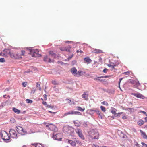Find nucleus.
Segmentation results:
<instances>
[{
    "label": "nucleus",
    "mask_w": 147,
    "mask_h": 147,
    "mask_svg": "<svg viewBox=\"0 0 147 147\" xmlns=\"http://www.w3.org/2000/svg\"><path fill=\"white\" fill-rule=\"evenodd\" d=\"M60 49L61 51H65V47H60Z\"/></svg>",
    "instance_id": "a18cd8bd"
},
{
    "label": "nucleus",
    "mask_w": 147,
    "mask_h": 147,
    "mask_svg": "<svg viewBox=\"0 0 147 147\" xmlns=\"http://www.w3.org/2000/svg\"><path fill=\"white\" fill-rule=\"evenodd\" d=\"M140 112L141 113H143L145 115H146L147 116V114L146 113V112L143 111H140Z\"/></svg>",
    "instance_id": "49530a36"
},
{
    "label": "nucleus",
    "mask_w": 147,
    "mask_h": 147,
    "mask_svg": "<svg viewBox=\"0 0 147 147\" xmlns=\"http://www.w3.org/2000/svg\"><path fill=\"white\" fill-rule=\"evenodd\" d=\"M39 90L40 91H41V87H39Z\"/></svg>",
    "instance_id": "0e129e2a"
},
{
    "label": "nucleus",
    "mask_w": 147,
    "mask_h": 147,
    "mask_svg": "<svg viewBox=\"0 0 147 147\" xmlns=\"http://www.w3.org/2000/svg\"><path fill=\"white\" fill-rule=\"evenodd\" d=\"M42 104L45 105H47L46 102H43Z\"/></svg>",
    "instance_id": "6e6d98bb"
},
{
    "label": "nucleus",
    "mask_w": 147,
    "mask_h": 147,
    "mask_svg": "<svg viewBox=\"0 0 147 147\" xmlns=\"http://www.w3.org/2000/svg\"><path fill=\"white\" fill-rule=\"evenodd\" d=\"M120 115L119 113H116L114 116L115 117H120Z\"/></svg>",
    "instance_id": "4c0bfd02"
},
{
    "label": "nucleus",
    "mask_w": 147,
    "mask_h": 147,
    "mask_svg": "<svg viewBox=\"0 0 147 147\" xmlns=\"http://www.w3.org/2000/svg\"><path fill=\"white\" fill-rule=\"evenodd\" d=\"M123 79V78H121L120 79V81H119V88L121 90H121V88H120V83L121 81V80H122V79Z\"/></svg>",
    "instance_id": "3c124183"
},
{
    "label": "nucleus",
    "mask_w": 147,
    "mask_h": 147,
    "mask_svg": "<svg viewBox=\"0 0 147 147\" xmlns=\"http://www.w3.org/2000/svg\"><path fill=\"white\" fill-rule=\"evenodd\" d=\"M69 115H74V111H70L68 112L65 113L63 115V116L64 117Z\"/></svg>",
    "instance_id": "b1692460"
},
{
    "label": "nucleus",
    "mask_w": 147,
    "mask_h": 147,
    "mask_svg": "<svg viewBox=\"0 0 147 147\" xmlns=\"http://www.w3.org/2000/svg\"><path fill=\"white\" fill-rule=\"evenodd\" d=\"M43 60L45 61L48 62H52L51 61L50 58L47 55L44 57Z\"/></svg>",
    "instance_id": "a211bd4d"
},
{
    "label": "nucleus",
    "mask_w": 147,
    "mask_h": 147,
    "mask_svg": "<svg viewBox=\"0 0 147 147\" xmlns=\"http://www.w3.org/2000/svg\"><path fill=\"white\" fill-rule=\"evenodd\" d=\"M47 128H48L50 130L52 131H56L57 129L56 128V126L54 125L50 124L49 125H47L46 126Z\"/></svg>",
    "instance_id": "423d86ee"
},
{
    "label": "nucleus",
    "mask_w": 147,
    "mask_h": 147,
    "mask_svg": "<svg viewBox=\"0 0 147 147\" xmlns=\"http://www.w3.org/2000/svg\"><path fill=\"white\" fill-rule=\"evenodd\" d=\"M35 147H45L43 145L40 143H37L35 145Z\"/></svg>",
    "instance_id": "2f4dec72"
},
{
    "label": "nucleus",
    "mask_w": 147,
    "mask_h": 147,
    "mask_svg": "<svg viewBox=\"0 0 147 147\" xmlns=\"http://www.w3.org/2000/svg\"><path fill=\"white\" fill-rule=\"evenodd\" d=\"M40 84L38 82H37L36 84V87H40Z\"/></svg>",
    "instance_id": "5fc2aeb1"
},
{
    "label": "nucleus",
    "mask_w": 147,
    "mask_h": 147,
    "mask_svg": "<svg viewBox=\"0 0 147 147\" xmlns=\"http://www.w3.org/2000/svg\"><path fill=\"white\" fill-rule=\"evenodd\" d=\"M25 53V51L24 50H22L21 51V55L19 54H16L15 55V57H17V58H15V59H19L22 58L21 56L24 55V54Z\"/></svg>",
    "instance_id": "9b49d317"
},
{
    "label": "nucleus",
    "mask_w": 147,
    "mask_h": 147,
    "mask_svg": "<svg viewBox=\"0 0 147 147\" xmlns=\"http://www.w3.org/2000/svg\"><path fill=\"white\" fill-rule=\"evenodd\" d=\"M1 135L2 138L4 140H9L10 137L9 134L6 131H2L1 132Z\"/></svg>",
    "instance_id": "f03ea898"
},
{
    "label": "nucleus",
    "mask_w": 147,
    "mask_h": 147,
    "mask_svg": "<svg viewBox=\"0 0 147 147\" xmlns=\"http://www.w3.org/2000/svg\"><path fill=\"white\" fill-rule=\"evenodd\" d=\"M65 142H67L68 143L70 144L73 146H74L76 145V143L75 142L72 140H69L68 139H66L65 140Z\"/></svg>",
    "instance_id": "f8f14e48"
},
{
    "label": "nucleus",
    "mask_w": 147,
    "mask_h": 147,
    "mask_svg": "<svg viewBox=\"0 0 147 147\" xmlns=\"http://www.w3.org/2000/svg\"><path fill=\"white\" fill-rule=\"evenodd\" d=\"M94 111L93 109H90L88 110V111L89 112V113H92V112H93Z\"/></svg>",
    "instance_id": "864d4df0"
},
{
    "label": "nucleus",
    "mask_w": 147,
    "mask_h": 147,
    "mask_svg": "<svg viewBox=\"0 0 147 147\" xmlns=\"http://www.w3.org/2000/svg\"><path fill=\"white\" fill-rule=\"evenodd\" d=\"M74 114L78 115H82L81 113L78 111H74Z\"/></svg>",
    "instance_id": "e433bc0d"
},
{
    "label": "nucleus",
    "mask_w": 147,
    "mask_h": 147,
    "mask_svg": "<svg viewBox=\"0 0 147 147\" xmlns=\"http://www.w3.org/2000/svg\"><path fill=\"white\" fill-rule=\"evenodd\" d=\"M11 137L13 138H17V134L16 131L13 129H11L9 131Z\"/></svg>",
    "instance_id": "0eeeda50"
},
{
    "label": "nucleus",
    "mask_w": 147,
    "mask_h": 147,
    "mask_svg": "<svg viewBox=\"0 0 147 147\" xmlns=\"http://www.w3.org/2000/svg\"><path fill=\"white\" fill-rule=\"evenodd\" d=\"M102 104L103 105H105L107 106L108 105V104L106 101H103L101 102Z\"/></svg>",
    "instance_id": "a19ab883"
},
{
    "label": "nucleus",
    "mask_w": 147,
    "mask_h": 147,
    "mask_svg": "<svg viewBox=\"0 0 147 147\" xmlns=\"http://www.w3.org/2000/svg\"><path fill=\"white\" fill-rule=\"evenodd\" d=\"M21 131L22 132L24 133L23 134H20L22 135H25V134H26V133H27L25 129H24L23 128H22V130Z\"/></svg>",
    "instance_id": "72a5a7b5"
},
{
    "label": "nucleus",
    "mask_w": 147,
    "mask_h": 147,
    "mask_svg": "<svg viewBox=\"0 0 147 147\" xmlns=\"http://www.w3.org/2000/svg\"><path fill=\"white\" fill-rule=\"evenodd\" d=\"M32 56L34 57H39L41 56L40 54H39V51L38 49H36L32 50L30 51Z\"/></svg>",
    "instance_id": "7ed1b4c3"
},
{
    "label": "nucleus",
    "mask_w": 147,
    "mask_h": 147,
    "mask_svg": "<svg viewBox=\"0 0 147 147\" xmlns=\"http://www.w3.org/2000/svg\"><path fill=\"white\" fill-rule=\"evenodd\" d=\"M84 59L85 62L88 63H90L92 61V60L88 57L85 58Z\"/></svg>",
    "instance_id": "aec40b11"
},
{
    "label": "nucleus",
    "mask_w": 147,
    "mask_h": 147,
    "mask_svg": "<svg viewBox=\"0 0 147 147\" xmlns=\"http://www.w3.org/2000/svg\"><path fill=\"white\" fill-rule=\"evenodd\" d=\"M77 109L78 110L82 111H84L85 109V108H82L80 107H77Z\"/></svg>",
    "instance_id": "7c9ffc66"
},
{
    "label": "nucleus",
    "mask_w": 147,
    "mask_h": 147,
    "mask_svg": "<svg viewBox=\"0 0 147 147\" xmlns=\"http://www.w3.org/2000/svg\"><path fill=\"white\" fill-rule=\"evenodd\" d=\"M145 127L147 128V125L145 126Z\"/></svg>",
    "instance_id": "774afa93"
},
{
    "label": "nucleus",
    "mask_w": 147,
    "mask_h": 147,
    "mask_svg": "<svg viewBox=\"0 0 147 147\" xmlns=\"http://www.w3.org/2000/svg\"><path fill=\"white\" fill-rule=\"evenodd\" d=\"M76 133L78 134L79 136L82 140H85V138L84 136L82 134V131L79 129H77L75 130Z\"/></svg>",
    "instance_id": "20e7f679"
},
{
    "label": "nucleus",
    "mask_w": 147,
    "mask_h": 147,
    "mask_svg": "<svg viewBox=\"0 0 147 147\" xmlns=\"http://www.w3.org/2000/svg\"><path fill=\"white\" fill-rule=\"evenodd\" d=\"M144 119L145 120V122H147V117H145L144 118Z\"/></svg>",
    "instance_id": "bf43d9fd"
},
{
    "label": "nucleus",
    "mask_w": 147,
    "mask_h": 147,
    "mask_svg": "<svg viewBox=\"0 0 147 147\" xmlns=\"http://www.w3.org/2000/svg\"><path fill=\"white\" fill-rule=\"evenodd\" d=\"M131 83L136 88H137L138 86H139L140 84L139 81L137 80H132L131 81Z\"/></svg>",
    "instance_id": "1a4fd4ad"
},
{
    "label": "nucleus",
    "mask_w": 147,
    "mask_h": 147,
    "mask_svg": "<svg viewBox=\"0 0 147 147\" xmlns=\"http://www.w3.org/2000/svg\"><path fill=\"white\" fill-rule=\"evenodd\" d=\"M26 101L28 103H32L33 102V101L32 100L28 99H26Z\"/></svg>",
    "instance_id": "c9c22d12"
},
{
    "label": "nucleus",
    "mask_w": 147,
    "mask_h": 147,
    "mask_svg": "<svg viewBox=\"0 0 147 147\" xmlns=\"http://www.w3.org/2000/svg\"><path fill=\"white\" fill-rule=\"evenodd\" d=\"M66 100L67 101V102L70 105L74 104V102L72 101L71 100L67 99Z\"/></svg>",
    "instance_id": "c85d7f7f"
},
{
    "label": "nucleus",
    "mask_w": 147,
    "mask_h": 147,
    "mask_svg": "<svg viewBox=\"0 0 147 147\" xmlns=\"http://www.w3.org/2000/svg\"><path fill=\"white\" fill-rule=\"evenodd\" d=\"M52 83L54 85H57L58 84V83L55 80H53L52 82Z\"/></svg>",
    "instance_id": "37998d69"
},
{
    "label": "nucleus",
    "mask_w": 147,
    "mask_h": 147,
    "mask_svg": "<svg viewBox=\"0 0 147 147\" xmlns=\"http://www.w3.org/2000/svg\"><path fill=\"white\" fill-rule=\"evenodd\" d=\"M111 112L112 113V114H113L114 116L116 113L117 110L113 107H111Z\"/></svg>",
    "instance_id": "412c9836"
},
{
    "label": "nucleus",
    "mask_w": 147,
    "mask_h": 147,
    "mask_svg": "<svg viewBox=\"0 0 147 147\" xmlns=\"http://www.w3.org/2000/svg\"><path fill=\"white\" fill-rule=\"evenodd\" d=\"M49 54L51 56L55 57L56 56V54L54 53L53 51H50L49 52Z\"/></svg>",
    "instance_id": "c756f323"
},
{
    "label": "nucleus",
    "mask_w": 147,
    "mask_h": 147,
    "mask_svg": "<svg viewBox=\"0 0 147 147\" xmlns=\"http://www.w3.org/2000/svg\"><path fill=\"white\" fill-rule=\"evenodd\" d=\"M103 78V77H96L94 78V79L95 80H98V81H100V78Z\"/></svg>",
    "instance_id": "473e14b6"
},
{
    "label": "nucleus",
    "mask_w": 147,
    "mask_h": 147,
    "mask_svg": "<svg viewBox=\"0 0 147 147\" xmlns=\"http://www.w3.org/2000/svg\"><path fill=\"white\" fill-rule=\"evenodd\" d=\"M73 56H74V55L73 54H72L71 56H69L68 58V60H69L71 58L73 57Z\"/></svg>",
    "instance_id": "de8ad7c7"
},
{
    "label": "nucleus",
    "mask_w": 147,
    "mask_h": 147,
    "mask_svg": "<svg viewBox=\"0 0 147 147\" xmlns=\"http://www.w3.org/2000/svg\"><path fill=\"white\" fill-rule=\"evenodd\" d=\"M100 81L103 82H105V80L103 79H100Z\"/></svg>",
    "instance_id": "13d9d810"
},
{
    "label": "nucleus",
    "mask_w": 147,
    "mask_h": 147,
    "mask_svg": "<svg viewBox=\"0 0 147 147\" xmlns=\"http://www.w3.org/2000/svg\"><path fill=\"white\" fill-rule=\"evenodd\" d=\"M22 85L23 87H25L26 86L27 82H24L22 83Z\"/></svg>",
    "instance_id": "ea45409f"
},
{
    "label": "nucleus",
    "mask_w": 147,
    "mask_h": 147,
    "mask_svg": "<svg viewBox=\"0 0 147 147\" xmlns=\"http://www.w3.org/2000/svg\"><path fill=\"white\" fill-rule=\"evenodd\" d=\"M82 97L84 100H87L88 99V94L86 92H85L82 95Z\"/></svg>",
    "instance_id": "6ab92c4d"
},
{
    "label": "nucleus",
    "mask_w": 147,
    "mask_h": 147,
    "mask_svg": "<svg viewBox=\"0 0 147 147\" xmlns=\"http://www.w3.org/2000/svg\"><path fill=\"white\" fill-rule=\"evenodd\" d=\"M103 78H108L110 77V76H103Z\"/></svg>",
    "instance_id": "680f3d73"
},
{
    "label": "nucleus",
    "mask_w": 147,
    "mask_h": 147,
    "mask_svg": "<svg viewBox=\"0 0 147 147\" xmlns=\"http://www.w3.org/2000/svg\"><path fill=\"white\" fill-rule=\"evenodd\" d=\"M75 125L77 127L80 126V123L78 121H76L74 122Z\"/></svg>",
    "instance_id": "a878e982"
},
{
    "label": "nucleus",
    "mask_w": 147,
    "mask_h": 147,
    "mask_svg": "<svg viewBox=\"0 0 147 147\" xmlns=\"http://www.w3.org/2000/svg\"><path fill=\"white\" fill-rule=\"evenodd\" d=\"M143 137L144 138L147 139V135L145 133L140 130V131Z\"/></svg>",
    "instance_id": "5701e85b"
},
{
    "label": "nucleus",
    "mask_w": 147,
    "mask_h": 147,
    "mask_svg": "<svg viewBox=\"0 0 147 147\" xmlns=\"http://www.w3.org/2000/svg\"><path fill=\"white\" fill-rule=\"evenodd\" d=\"M43 96H44L45 98L46 99L45 100H46V99H47V98H46L47 96H46V94H44V95Z\"/></svg>",
    "instance_id": "052dcab7"
},
{
    "label": "nucleus",
    "mask_w": 147,
    "mask_h": 147,
    "mask_svg": "<svg viewBox=\"0 0 147 147\" xmlns=\"http://www.w3.org/2000/svg\"><path fill=\"white\" fill-rule=\"evenodd\" d=\"M16 130L18 132V133L20 134H23L24 133L22 131V127L20 126H18L16 127Z\"/></svg>",
    "instance_id": "2eb2a0df"
},
{
    "label": "nucleus",
    "mask_w": 147,
    "mask_h": 147,
    "mask_svg": "<svg viewBox=\"0 0 147 147\" xmlns=\"http://www.w3.org/2000/svg\"><path fill=\"white\" fill-rule=\"evenodd\" d=\"M70 71L72 74H74L75 76H77L78 74V73H77V70L74 67L71 69Z\"/></svg>",
    "instance_id": "ddd939ff"
},
{
    "label": "nucleus",
    "mask_w": 147,
    "mask_h": 147,
    "mask_svg": "<svg viewBox=\"0 0 147 147\" xmlns=\"http://www.w3.org/2000/svg\"><path fill=\"white\" fill-rule=\"evenodd\" d=\"M132 94L138 98L142 99H144L145 98V97L144 96L139 93H132Z\"/></svg>",
    "instance_id": "9d476101"
},
{
    "label": "nucleus",
    "mask_w": 147,
    "mask_h": 147,
    "mask_svg": "<svg viewBox=\"0 0 147 147\" xmlns=\"http://www.w3.org/2000/svg\"><path fill=\"white\" fill-rule=\"evenodd\" d=\"M95 112H96L97 114L98 115V117L99 118H100L101 119H102V114L98 110H96L95 111Z\"/></svg>",
    "instance_id": "dca6fc26"
},
{
    "label": "nucleus",
    "mask_w": 147,
    "mask_h": 147,
    "mask_svg": "<svg viewBox=\"0 0 147 147\" xmlns=\"http://www.w3.org/2000/svg\"><path fill=\"white\" fill-rule=\"evenodd\" d=\"M100 108L101 110L103 112H105L106 111V109L105 107L102 106H101L100 107Z\"/></svg>",
    "instance_id": "f704fd0d"
},
{
    "label": "nucleus",
    "mask_w": 147,
    "mask_h": 147,
    "mask_svg": "<svg viewBox=\"0 0 147 147\" xmlns=\"http://www.w3.org/2000/svg\"><path fill=\"white\" fill-rule=\"evenodd\" d=\"M79 52H80L81 53H83L82 51L81 50H80V51H79V50H77L76 51V52L77 53Z\"/></svg>",
    "instance_id": "4d7b16f0"
},
{
    "label": "nucleus",
    "mask_w": 147,
    "mask_h": 147,
    "mask_svg": "<svg viewBox=\"0 0 147 147\" xmlns=\"http://www.w3.org/2000/svg\"><path fill=\"white\" fill-rule=\"evenodd\" d=\"M16 53H15L13 51H11V53H10L9 55L10 57L13 59H15V58H17V57H15Z\"/></svg>",
    "instance_id": "4be33fe9"
},
{
    "label": "nucleus",
    "mask_w": 147,
    "mask_h": 147,
    "mask_svg": "<svg viewBox=\"0 0 147 147\" xmlns=\"http://www.w3.org/2000/svg\"><path fill=\"white\" fill-rule=\"evenodd\" d=\"M137 123L139 125L141 126L144 124V121L143 120L140 119L138 121Z\"/></svg>",
    "instance_id": "393cba45"
},
{
    "label": "nucleus",
    "mask_w": 147,
    "mask_h": 147,
    "mask_svg": "<svg viewBox=\"0 0 147 147\" xmlns=\"http://www.w3.org/2000/svg\"><path fill=\"white\" fill-rule=\"evenodd\" d=\"M0 62H5V60L3 58H1L0 59Z\"/></svg>",
    "instance_id": "79ce46f5"
},
{
    "label": "nucleus",
    "mask_w": 147,
    "mask_h": 147,
    "mask_svg": "<svg viewBox=\"0 0 147 147\" xmlns=\"http://www.w3.org/2000/svg\"><path fill=\"white\" fill-rule=\"evenodd\" d=\"M2 53L0 52V56H2Z\"/></svg>",
    "instance_id": "e2e57ef3"
},
{
    "label": "nucleus",
    "mask_w": 147,
    "mask_h": 147,
    "mask_svg": "<svg viewBox=\"0 0 147 147\" xmlns=\"http://www.w3.org/2000/svg\"><path fill=\"white\" fill-rule=\"evenodd\" d=\"M13 110L14 112L17 114H19L20 113V111L15 108H13Z\"/></svg>",
    "instance_id": "bb28decb"
},
{
    "label": "nucleus",
    "mask_w": 147,
    "mask_h": 147,
    "mask_svg": "<svg viewBox=\"0 0 147 147\" xmlns=\"http://www.w3.org/2000/svg\"><path fill=\"white\" fill-rule=\"evenodd\" d=\"M107 65L110 67L112 68V70H113L114 69H115V67L116 66V65H115L114 63H110L109 64H107Z\"/></svg>",
    "instance_id": "4468645a"
},
{
    "label": "nucleus",
    "mask_w": 147,
    "mask_h": 147,
    "mask_svg": "<svg viewBox=\"0 0 147 147\" xmlns=\"http://www.w3.org/2000/svg\"><path fill=\"white\" fill-rule=\"evenodd\" d=\"M71 48V47L69 46H67L65 47V51L68 52H70V49Z\"/></svg>",
    "instance_id": "cd10ccee"
},
{
    "label": "nucleus",
    "mask_w": 147,
    "mask_h": 147,
    "mask_svg": "<svg viewBox=\"0 0 147 147\" xmlns=\"http://www.w3.org/2000/svg\"><path fill=\"white\" fill-rule=\"evenodd\" d=\"M94 53H103L102 50L98 49H94Z\"/></svg>",
    "instance_id": "f3484780"
},
{
    "label": "nucleus",
    "mask_w": 147,
    "mask_h": 147,
    "mask_svg": "<svg viewBox=\"0 0 147 147\" xmlns=\"http://www.w3.org/2000/svg\"><path fill=\"white\" fill-rule=\"evenodd\" d=\"M53 137L54 139L59 141L61 140L62 139L60 134H56L55 133H53Z\"/></svg>",
    "instance_id": "39448f33"
},
{
    "label": "nucleus",
    "mask_w": 147,
    "mask_h": 147,
    "mask_svg": "<svg viewBox=\"0 0 147 147\" xmlns=\"http://www.w3.org/2000/svg\"><path fill=\"white\" fill-rule=\"evenodd\" d=\"M141 144H142L145 146V147H147V145L146 144H145V143H144V142H142L141 143Z\"/></svg>",
    "instance_id": "09e8293b"
},
{
    "label": "nucleus",
    "mask_w": 147,
    "mask_h": 147,
    "mask_svg": "<svg viewBox=\"0 0 147 147\" xmlns=\"http://www.w3.org/2000/svg\"><path fill=\"white\" fill-rule=\"evenodd\" d=\"M122 118L123 119H127V117L125 115L123 116L122 117Z\"/></svg>",
    "instance_id": "603ef678"
},
{
    "label": "nucleus",
    "mask_w": 147,
    "mask_h": 147,
    "mask_svg": "<svg viewBox=\"0 0 147 147\" xmlns=\"http://www.w3.org/2000/svg\"><path fill=\"white\" fill-rule=\"evenodd\" d=\"M10 50L6 49L3 50V53H2V56L5 57H6L7 56V55H9L10 53H11Z\"/></svg>",
    "instance_id": "6e6552de"
},
{
    "label": "nucleus",
    "mask_w": 147,
    "mask_h": 147,
    "mask_svg": "<svg viewBox=\"0 0 147 147\" xmlns=\"http://www.w3.org/2000/svg\"><path fill=\"white\" fill-rule=\"evenodd\" d=\"M71 42V41H67L66 42V43H67L68 42Z\"/></svg>",
    "instance_id": "338daca9"
},
{
    "label": "nucleus",
    "mask_w": 147,
    "mask_h": 147,
    "mask_svg": "<svg viewBox=\"0 0 147 147\" xmlns=\"http://www.w3.org/2000/svg\"><path fill=\"white\" fill-rule=\"evenodd\" d=\"M108 70V69L105 68L103 70V72L105 73H106L107 72V71Z\"/></svg>",
    "instance_id": "8fccbe9b"
},
{
    "label": "nucleus",
    "mask_w": 147,
    "mask_h": 147,
    "mask_svg": "<svg viewBox=\"0 0 147 147\" xmlns=\"http://www.w3.org/2000/svg\"><path fill=\"white\" fill-rule=\"evenodd\" d=\"M82 72V71H79L78 72H77V73H78V74L77 75V76H81V72Z\"/></svg>",
    "instance_id": "58836bf2"
},
{
    "label": "nucleus",
    "mask_w": 147,
    "mask_h": 147,
    "mask_svg": "<svg viewBox=\"0 0 147 147\" xmlns=\"http://www.w3.org/2000/svg\"><path fill=\"white\" fill-rule=\"evenodd\" d=\"M120 114V115L122 114L123 113V112H120L119 113Z\"/></svg>",
    "instance_id": "69168bd1"
},
{
    "label": "nucleus",
    "mask_w": 147,
    "mask_h": 147,
    "mask_svg": "<svg viewBox=\"0 0 147 147\" xmlns=\"http://www.w3.org/2000/svg\"><path fill=\"white\" fill-rule=\"evenodd\" d=\"M89 136L92 140L98 139L99 134L96 129H91L88 133Z\"/></svg>",
    "instance_id": "f257e3e1"
},
{
    "label": "nucleus",
    "mask_w": 147,
    "mask_h": 147,
    "mask_svg": "<svg viewBox=\"0 0 147 147\" xmlns=\"http://www.w3.org/2000/svg\"><path fill=\"white\" fill-rule=\"evenodd\" d=\"M129 73H130V72L129 71H127V72H124L123 73V74H124L125 75H128L129 74Z\"/></svg>",
    "instance_id": "c03bdc74"
}]
</instances>
